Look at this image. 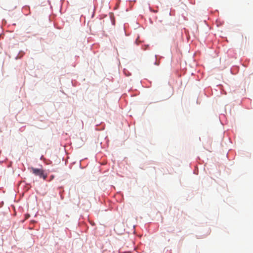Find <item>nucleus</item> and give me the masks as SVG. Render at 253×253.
Masks as SVG:
<instances>
[{
  "mask_svg": "<svg viewBox=\"0 0 253 253\" xmlns=\"http://www.w3.org/2000/svg\"><path fill=\"white\" fill-rule=\"evenodd\" d=\"M30 170L33 174L36 176H39L40 178H43V180H45L47 177V175L44 173V171L42 169H36L34 168H31Z\"/></svg>",
  "mask_w": 253,
  "mask_h": 253,
  "instance_id": "nucleus-1",
  "label": "nucleus"
},
{
  "mask_svg": "<svg viewBox=\"0 0 253 253\" xmlns=\"http://www.w3.org/2000/svg\"><path fill=\"white\" fill-rule=\"evenodd\" d=\"M124 253H129V252H125Z\"/></svg>",
  "mask_w": 253,
  "mask_h": 253,
  "instance_id": "nucleus-2",
  "label": "nucleus"
}]
</instances>
